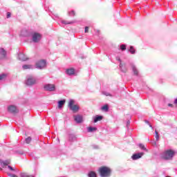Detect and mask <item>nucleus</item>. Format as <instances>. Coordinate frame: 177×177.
<instances>
[{
  "instance_id": "1",
  "label": "nucleus",
  "mask_w": 177,
  "mask_h": 177,
  "mask_svg": "<svg viewBox=\"0 0 177 177\" xmlns=\"http://www.w3.org/2000/svg\"><path fill=\"white\" fill-rule=\"evenodd\" d=\"M98 173L101 177H109L111 175L112 171L109 167H100L98 169Z\"/></svg>"
},
{
  "instance_id": "2",
  "label": "nucleus",
  "mask_w": 177,
  "mask_h": 177,
  "mask_svg": "<svg viewBox=\"0 0 177 177\" xmlns=\"http://www.w3.org/2000/svg\"><path fill=\"white\" fill-rule=\"evenodd\" d=\"M174 156L175 151L169 149V150H165L162 153L161 158H162V160H172Z\"/></svg>"
},
{
  "instance_id": "3",
  "label": "nucleus",
  "mask_w": 177,
  "mask_h": 177,
  "mask_svg": "<svg viewBox=\"0 0 177 177\" xmlns=\"http://www.w3.org/2000/svg\"><path fill=\"white\" fill-rule=\"evenodd\" d=\"M68 106L73 113H77L80 110V106L78 104H75V100L73 99H71L68 102Z\"/></svg>"
},
{
  "instance_id": "4",
  "label": "nucleus",
  "mask_w": 177,
  "mask_h": 177,
  "mask_svg": "<svg viewBox=\"0 0 177 177\" xmlns=\"http://www.w3.org/2000/svg\"><path fill=\"white\" fill-rule=\"evenodd\" d=\"M0 164L3 168H6V167H8L10 171H15V168L10 166V164H11L10 160H6V161L1 160Z\"/></svg>"
},
{
  "instance_id": "5",
  "label": "nucleus",
  "mask_w": 177,
  "mask_h": 177,
  "mask_svg": "<svg viewBox=\"0 0 177 177\" xmlns=\"http://www.w3.org/2000/svg\"><path fill=\"white\" fill-rule=\"evenodd\" d=\"M26 85H35V84H37V80L36 79H35V77H32V76H29V77H28L27 81L26 82Z\"/></svg>"
},
{
  "instance_id": "6",
  "label": "nucleus",
  "mask_w": 177,
  "mask_h": 177,
  "mask_svg": "<svg viewBox=\"0 0 177 177\" xmlns=\"http://www.w3.org/2000/svg\"><path fill=\"white\" fill-rule=\"evenodd\" d=\"M36 66L39 69H42L43 68H45V66H46V61L44 59L39 61L38 62H37Z\"/></svg>"
},
{
  "instance_id": "7",
  "label": "nucleus",
  "mask_w": 177,
  "mask_h": 177,
  "mask_svg": "<svg viewBox=\"0 0 177 177\" xmlns=\"http://www.w3.org/2000/svg\"><path fill=\"white\" fill-rule=\"evenodd\" d=\"M41 39V36L40 33H34L32 35V41H34L35 43H38L39 41H40Z\"/></svg>"
},
{
  "instance_id": "8",
  "label": "nucleus",
  "mask_w": 177,
  "mask_h": 177,
  "mask_svg": "<svg viewBox=\"0 0 177 177\" xmlns=\"http://www.w3.org/2000/svg\"><path fill=\"white\" fill-rule=\"evenodd\" d=\"M44 89L46 91H55V84H46L44 85Z\"/></svg>"
},
{
  "instance_id": "9",
  "label": "nucleus",
  "mask_w": 177,
  "mask_h": 177,
  "mask_svg": "<svg viewBox=\"0 0 177 177\" xmlns=\"http://www.w3.org/2000/svg\"><path fill=\"white\" fill-rule=\"evenodd\" d=\"M119 68H120V71L122 72H123V73H127V68L125 62H122V61H120V64L119 65Z\"/></svg>"
},
{
  "instance_id": "10",
  "label": "nucleus",
  "mask_w": 177,
  "mask_h": 177,
  "mask_svg": "<svg viewBox=\"0 0 177 177\" xmlns=\"http://www.w3.org/2000/svg\"><path fill=\"white\" fill-rule=\"evenodd\" d=\"M7 53L4 48H0V61L6 58Z\"/></svg>"
},
{
  "instance_id": "11",
  "label": "nucleus",
  "mask_w": 177,
  "mask_h": 177,
  "mask_svg": "<svg viewBox=\"0 0 177 177\" xmlns=\"http://www.w3.org/2000/svg\"><path fill=\"white\" fill-rule=\"evenodd\" d=\"M8 111H10V113H19V110H17L16 106H14V105H11L8 106Z\"/></svg>"
},
{
  "instance_id": "12",
  "label": "nucleus",
  "mask_w": 177,
  "mask_h": 177,
  "mask_svg": "<svg viewBox=\"0 0 177 177\" xmlns=\"http://www.w3.org/2000/svg\"><path fill=\"white\" fill-rule=\"evenodd\" d=\"M21 177H35V174H29L27 171H22Z\"/></svg>"
},
{
  "instance_id": "13",
  "label": "nucleus",
  "mask_w": 177,
  "mask_h": 177,
  "mask_svg": "<svg viewBox=\"0 0 177 177\" xmlns=\"http://www.w3.org/2000/svg\"><path fill=\"white\" fill-rule=\"evenodd\" d=\"M74 118H75V121H76V122H78V123L82 122L83 121L82 115H75Z\"/></svg>"
},
{
  "instance_id": "14",
  "label": "nucleus",
  "mask_w": 177,
  "mask_h": 177,
  "mask_svg": "<svg viewBox=\"0 0 177 177\" xmlns=\"http://www.w3.org/2000/svg\"><path fill=\"white\" fill-rule=\"evenodd\" d=\"M143 154L144 153H138V154H133L132 156V158L133 160H138L139 158H141Z\"/></svg>"
},
{
  "instance_id": "15",
  "label": "nucleus",
  "mask_w": 177,
  "mask_h": 177,
  "mask_svg": "<svg viewBox=\"0 0 177 177\" xmlns=\"http://www.w3.org/2000/svg\"><path fill=\"white\" fill-rule=\"evenodd\" d=\"M18 57L21 61H27L28 59V57H26V55H25L24 54H19V55H18Z\"/></svg>"
},
{
  "instance_id": "16",
  "label": "nucleus",
  "mask_w": 177,
  "mask_h": 177,
  "mask_svg": "<svg viewBox=\"0 0 177 177\" xmlns=\"http://www.w3.org/2000/svg\"><path fill=\"white\" fill-rule=\"evenodd\" d=\"M66 73L68 74V75H73V74L75 73V71L74 68H71V69H66Z\"/></svg>"
},
{
  "instance_id": "17",
  "label": "nucleus",
  "mask_w": 177,
  "mask_h": 177,
  "mask_svg": "<svg viewBox=\"0 0 177 177\" xmlns=\"http://www.w3.org/2000/svg\"><path fill=\"white\" fill-rule=\"evenodd\" d=\"M65 103H66V99H63V100H59L58 109H62V107Z\"/></svg>"
},
{
  "instance_id": "18",
  "label": "nucleus",
  "mask_w": 177,
  "mask_h": 177,
  "mask_svg": "<svg viewBox=\"0 0 177 177\" xmlns=\"http://www.w3.org/2000/svg\"><path fill=\"white\" fill-rule=\"evenodd\" d=\"M88 177H97V174L96 171H88Z\"/></svg>"
},
{
  "instance_id": "19",
  "label": "nucleus",
  "mask_w": 177,
  "mask_h": 177,
  "mask_svg": "<svg viewBox=\"0 0 177 177\" xmlns=\"http://www.w3.org/2000/svg\"><path fill=\"white\" fill-rule=\"evenodd\" d=\"M132 69H133V72L134 75H138L139 72H138L137 68H136V66H134V65H132Z\"/></svg>"
},
{
  "instance_id": "20",
  "label": "nucleus",
  "mask_w": 177,
  "mask_h": 177,
  "mask_svg": "<svg viewBox=\"0 0 177 177\" xmlns=\"http://www.w3.org/2000/svg\"><path fill=\"white\" fill-rule=\"evenodd\" d=\"M102 118H103L102 115H97V117L94 118V122H97V121H101Z\"/></svg>"
},
{
  "instance_id": "21",
  "label": "nucleus",
  "mask_w": 177,
  "mask_h": 177,
  "mask_svg": "<svg viewBox=\"0 0 177 177\" xmlns=\"http://www.w3.org/2000/svg\"><path fill=\"white\" fill-rule=\"evenodd\" d=\"M97 128H96L95 127H89L88 128V132H93V131H97Z\"/></svg>"
},
{
  "instance_id": "22",
  "label": "nucleus",
  "mask_w": 177,
  "mask_h": 177,
  "mask_svg": "<svg viewBox=\"0 0 177 177\" xmlns=\"http://www.w3.org/2000/svg\"><path fill=\"white\" fill-rule=\"evenodd\" d=\"M102 110H103L104 111H108L109 110L108 104H104V106H102Z\"/></svg>"
},
{
  "instance_id": "23",
  "label": "nucleus",
  "mask_w": 177,
  "mask_h": 177,
  "mask_svg": "<svg viewBox=\"0 0 177 177\" xmlns=\"http://www.w3.org/2000/svg\"><path fill=\"white\" fill-rule=\"evenodd\" d=\"M31 140H32V138H30V136H28V138H26V139H25V142H26L28 145H30Z\"/></svg>"
},
{
  "instance_id": "24",
  "label": "nucleus",
  "mask_w": 177,
  "mask_h": 177,
  "mask_svg": "<svg viewBox=\"0 0 177 177\" xmlns=\"http://www.w3.org/2000/svg\"><path fill=\"white\" fill-rule=\"evenodd\" d=\"M129 51H130V53H131V54H135V53H136V50H135V48H133V47L132 46H131Z\"/></svg>"
},
{
  "instance_id": "25",
  "label": "nucleus",
  "mask_w": 177,
  "mask_h": 177,
  "mask_svg": "<svg viewBox=\"0 0 177 177\" xmlns=\"http://www.w3.org/2000/svg\"><path fill=\"white\" fill-rule=\"evenodd\" d=\"M22 68L24 69H31L32 66H31V65H24V66H22Z\"/></svg>"
},
{
  "instance_id": "26",
  "label": "nucleus",
  "mask_w": 177,
  "mask_h": 177,
  "mask_svg": "<svg viewBox=\"0 0 177 177\" xmlns=\"http://www.w3.org/2000/svg\"><path fill=\"white\" fill-rule=\"evenodd\" d=\"M120 49L122 50H127V46L125 45V44H122L121 46H120Z\"/></svg>"
},
{
  "instance_id": "27",
  "label": "nucleus",
  "mask_w": 177,
  "mask_h": 177,
  "mask_svg": "<svg viewBox=\"0 0 177 177\" xmlns=\"http://www.w3.org/2000/svg\"><path fill=\"white\" fill-rule=\"evenodd\" d=\"M7 75H5V73H3V75H0V80H3V78H6Z\"/></svg>"
},
{
  "instance_id": "28",
  "label": "nucleus",
  "mask_w": 177,
  "mask_h": 177,
  "mask_svg": "<svg viewBox=\"0 0 177 177\" xmlns=\"http://www.w3.org/2000/svg\"><path fill=\"white\" fill-rule=\"evenodd\" d=\"M139 147H140V149H142V150H146V147L145 146V145L142 144H140Z\"/></svg>"
},
{
  "instance_id": "29",
  "label": "nucleus",
  "mask_w": 177,
  "mask_h": 177,
  "mask_svg": "<svg viewBox=\"0 0 177 177\" xmlns=\"http://www.w3.org/2000/svg\"><path fill=\"white\" fill-rule=\"evenodd\" d=\"M70 15H73V17L75 16V11H74L73 10L72 11H71V12H69Z\"/></svg>"
},
{
  "instance_id": "30",
  "label": "nucleus",
  "mask_w": 177,
  "mask_h": 177,
  "mask_svg": "<svg viewBox=\"0 0 177 177\" xmlns=\"http://www.w3.org/2000/svg\"><path fill=\"white\" fill-rule=\"evenodd\" d=\"M84 32H85V33H88L89 32V27L88 26L85 27Z\"/></svg>"
},
{
  "instance_id": "31",
  "label": "nucleus",
  "mask_w": 177,
  "mask_h": 177,
  "mask_svg": "<svg viewBox=\"0 0 177 177\" xmlns=\"http://www.w3.org/2000/svg\"><path fill=\"white\" fill-rule=\"evenodd\" d=\"M62 24H65L66 25L69 24H73V22H68L67 21H62Z\"/></svg>"
},
{
  "instance_id": "32",
  "label": "nucleus",
  "mask_w": 177,
  "mask_h": 177,
  "mask_svg": "<svg viewBox=\"0 0 177 177\" xmlns=\"http://www.w3.org/2000/svg\"><path fill=\"white\" fill-rule=\"evenodd\" d=\"M155 132H156V139H159L160 136L158 135V132L157 131H156Z\"/></svg>"
},
{
  "instance_id": "33",
  "label": "nucleus",
  "mask_w": 177,
  "mask_h": 177,
  "mask_svg": "<svg viewBox=\"0 0 177 177\" xmlns=\"http://www.w3.org/2000/svg\"><path fill=\"white\" fill-rule=\"evenodd\" d=\"M11 17V12H7V18H10Z\"/></svg>"
},
{
  "instance_id": "34",
  "label": "nucleus",
  "mask_w": 177,
  "mask_h": 177,
  "mask_svg": "<svg viewBox=\"0 0 177 177\" xmlns=\"http://www.w3.org/2000/svg\"><path fill=\"white\" fill-rule=\"evenodd\" d=\"M11 177H19V176H17V174H11Z\"/></svg>"
},
{
  "instance_id": "35",
  "label": "nucleus",
  "mask_w": 177,
  "mask_h": 177,
  "mask_svg": "<svg viewBox=\"0 0 177 177\" xmlns=\"http://www.w3.org/2000/svg\"><path fill=\"white\" fill-rule=\"evenodd\" d=\"M168 106H169L170 107H174V104H172L171 103H169Z\"/></svg>"
},
{
  "instance_id": "36",
  "label": "nucleus",
  "mask_w": 177,
  "mask_h": 177,
  "mask_svg": "<svg viewBox=\"0 0 177 177\" xmlns=\"http://www.w3.org/2000/svg\"><path fill=\"white\" fill-rule=\"evenodd\" d=\"M117 61H119L120 64H121V61L122 59H120V58H116Z\"/></svg>"
},
{
  "instance_id": "37",
  "label": "nucleus",
  "mask_w": 177,
  "mask_h": 177,
  "mask_svg": "<svg viewBox=\"0 0 177 177\" xmlns=\"http://www.w3.org/2000/svg\"><path fill=\"white\" fill-rule=\"evenodd\" d=\"M174 104H177V97H176V99H175V100H174Z\"/></svg>"
},
{
  "instance_id": "38",
  "label": "nucleus",
  "mask_w": 177,
  "mask_h": 177,
  "mask_svg": "<svg viewBox=\"0 0 177 177\" xmlns=\"http://www.w3.org/2000/svg\"><path fill=\"white\" fill-rule=\"evenodd\" d=\"M129 125H130V121H128V122H127V127H128Z\"/></svg>"
},
{
  "instance_id": "39",
  "label": "nucleus",
  "mask_w": 177,
  "mask_h": 177,
  "mask_svg": "<svg viewBox=\"0 0 177 177\" xmlns=\"http://www.w3.org/2000/svg\"><path fill=\"white\" fill-rule=\"evenodd\" d=\"M104 95H106V96H108L109 95H110V93H104Z\"/></svg>"
},
{
  "instance_id": "40",
  "label": "nucleus",
  "mask_w": 177,
  "mask_h": 177,
  "mask_svg": "<svg viewBox=\"0 0 177 177\" xmlns=\"http://www.w3.org/2000/svg\"><path fill=\"white\" fill-rule=\"evenodd\" d=\"M145 122H147V124H149V121L146 120Z\"/></svg>"
},
{
  "instance_id": "41",
  "label": "nucleus",
  "mask_w": 177,
  "mask_h": 177,
  "mask_svg": "<svg viewBox=\"0 0 177 177\" xmlns=\"http://www.w3.org/2000/svg\"><path fill=\"white\" fill-rule=\"evenodd\" d=\"M166 177H171V176H166Z\"/></svg>"
}]
</instances>
